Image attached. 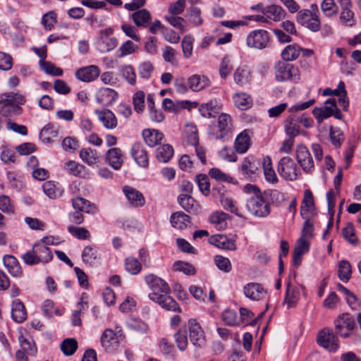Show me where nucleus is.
Masks as SVG:
<instances>
[{
    "instance_id": "nucleus-1",
    "label": "nucleus",
    "mask_w": 361,
    "mask_h": 361,
    "mask_svg": "<svg viewBox=\"0 0 361 361\" xmlns=\"http://www.w3.org/2000/svg\"><path fill=\"white\" fill-rule=\"evenodd\" d=\"M243 190L250 196L247 198L245 204L250 214L257 217H264L269 214L270 204L264 197L266 192L262 194L257 185L250 183L246 184Z\"/></svg>"
},
{
    "instance_id": "nucleus-2",
    "label": "nucleus",
    "mask_w": 361,
    "mask_h": 361,
    "mask_svg": "<svg viewBox=\"0 0 361 361\" xmlns=\"http://www.w3.org/2000/svg\"><path fill=\"white\" fill-rule=\"evenodd\" d=\"M53 258L51 250L43 243H35L31 250L26 252L22 256L25 264L32 266L39 263L47 264Z\"/></svg>"
},
{
    "instance_id": "nucleus-3",
    "label": "nucleus",
    "mask_w": 361,
    "mask_h": 361,
    "mask_svg": "<svg viewBox=\"0 0 361 361\" xmlns=\"http://www.w3.org/2000/svg\"><path fill=\"white\" fill-rule=\"evenodd\" d=\"M233 131L232 119L229 114L221 113L217 121V124L208 127L207 134L212 140H224L228 137Z\"/></svg>"
},
{
    "instance_id": "nucleus-4",
    "label": "nucleus",
    "mask_w": 361,
    "mask_h": 361,
    "mask_svg": "<svg viewBox=\"0 0 361 361\" xmlns=\"http://www.w3.org/2000/svg\"><path fill=\"white\" fill-rule=\"evenodd\" d=\"M145 281L150 289L148 296L153 302H156L161 300L164 295L169 294L171 289L168 283L162 279L154 275L149 274L145 278Z\"/></svg>"
},
{
    "instance_id": "nucleus-5",
    "label": "nucleus",
    "mask_w": 361,
    "mask_h": 361,
    "mask_svg": "<svg viewBox=\"0 0 361 361\" xmlns=\"http://www.w3.org/2000/svg\"><path fill=\"white\" fill-rule=\"evenodd\" d=\"M355 319L348 313L339 315L334 321L335 334L343 338L349 337L354 329Z\"/></svg>"
},
{
    "instance_id": "nucleus-6",
    "label": "nucleus",
    "mask_w": 361,
    "mask_h": 361,
    "mask_svg": "<svg viewBox=\"0 0 361 361\" xmlns=\"http://www.w3.org/2000/svg\"><path fill=\"white\" fill-rule=\"evenodd\" d=\"M296 21L312 32H317L321 28V22L318 14L309 11L308 9L299 11L296 16Z\"/></svg>"
},
{
    "instance_id": "nucleus-7",
    "label": "nucleus",
    "mask_w": 361,
    "mask_h": 361,
    "mask_svg": "<svg viewBox=\"0 0 361 361\" xmlns=\"http://www.w3.org/2000/svg\"><path fill=\"white\" fill-rule=\"evenodd\" d=\"M275 78L278 81L299 80L298 68L286 61L279 62L275 67Z\"/></svg>"
},
{
    "instance_id": "nucleus-8",
    "label": "nucleus",
    "mask_w": 361,
    "mask_h": 361,
    "mask_svg": "<svg viewBox=\"0 0 361 361\" xmlns=\"http://www.w3.org/2000/svg\"><path fill=\"white\" fill-rule=\"evenodd\" d=\"M269 33L264 30L252 31L247 37V45L251 48L262 49L269 42Z\"/></svg>"
},
{
    "instance_id": "nucleus-9",
    "label": "nucleus",
    "mask_w": 361,
    "mask_h": 361,
    "mask_svg": "<svg viewBox=\"0 0 361 361\" xmlns=\"http://www.w3.org/2000/svg\"><path fill=\"white\" fill-rule=\"evenodd\" d=\"M338 338L333 330L329 328L322 329L317 336L318 344L330 352H335L338 349Z\"/></svg>"
},
{
    "instance_id": "nucleus-10",
    "label": "nucleus",
    "mask_w": 361,
    "mask_h": 361,
    "mask_svg": "<svg viewBox=\"0 0 361 361\" xmlns=\"http://www.w3.org/2000/svg\"><path fill=\"white\" fill-rule=\"evenodd\" d=\"M279 173L286 180H293L297 178V166L293 160L284 157L281 159L278 165Z\"/></svg>"
},
{
    "instance_id": "nucleus-11",
    "label": "nucleus",
    "mask_w": 361,
    "mask_h": 361,
    "mask_svg": "<svg viewBox=\"0 0 361 361\" xmlns=\"http://www.w3.org/2000/svg\"><path fill=\"white\" fill-rule=\"evenodd\" d=\"M296 159L303 171L311 173L314 169V161L308 149L301 145L296 149Z\"/></svg>"
},
{
    "instance_id": "nucleus-12",
    "label": "nucleus",
    "mask_w": 361,
    "mask_h": 361,
    "mask_svg": "<svg viewBox=\"0 0 361 361\" xmlns=\"http://www.w3.org/2000/svg\"><path fill=\"white\" fill-rule=\"evenodd\" d=\"M239 170L243 176L251 180H254L259 173V169L252 155H248L243 159Z\"/></svg>"
},
{
    "instance_id": "nucleus-13",
    "label": "nucleus",
    "mask_w": 361,
    "mask_h": 361,
    "mask_svg": "<svg viewBox=\"0 0 361 361\" xmlns=\"http://www.w3.org/2000/svg\"><path fill=\"white\" fill-rule=\"evenodd\" d=\"M244 295L250 300L258 301L264 298L267 292L264 287L258 283L250 282L243 287Z\"/></svg>"
},
{
    "instance_id": "nucleus-14",
    "label": "nucleus",
    "mask_w": 361,
    "mask_h": 361,
    "mask_svg": "<svg viewBox=\"0 0 361 361\" xmlns=\"http://www.w3.org/2000/svg\"><path fill=\"white\" fill-rule=\"evenodd\" d=\"M162 106L166 111L177 113L182 109L195 108L197 106V103L189 101H173L169 98H165L162 102Z\"/></svg>"
},
{
    "instance_id": "nucleus-15",
    "label": "nucleus",
    "mask_w": 361,
    "mask_h": 361,
    "mask_svg": "<svg viewBox=\"0 0 361 361\" xmlns=\"http://www.w3.org/2000/svg\"><path fill=\"white\" fill-rule=\"evenodd\" d=\"M100 73L97 66L90 65L78 69L75 73V78L82 82H89L97 79Z\"/></svg>"
},
{
    "instance_id": "nucleus-16",
    "label": "nucleus",
    "mask_w": 361,
    "mask_h": 361,
    "mask_svg": "<svg viewBox=\"0 0 361 361\" xmlns=\"http://www.w3.org/2000/svg\"><path fill=\"white\" fill-rule=\"evenodd\" d=\"M189 333L190 341L196 347H202L205 341L203 330L195 320H189Z\"/></svg>"
},
{
    "instance_id": "nucleus-17",
    "label": "nucleus",
    "mask_w": 361,
    "mask_h": 361,
    "mask_svg": "<svg viewBox=\"0 0 361 361\" xmlns=\"http://www.w3.org/2000/svg\"><path fill=\"white\" fill-rule=\"evenodd\" d=\"M101 344L107 352H113L118 346L119 340L116 334L111 329H106L101 336Z\"/></svg>"
},
{
    "instance_id": "nucleus-18",
    "label": "nucleus",
    "mask_w": 361,
    "mask_h": 361,
    "mask_svg": "<svg viewBox=\"0 0 361 361\" xmlns=\"http://www.w3.org/2000/svg\"><path fill=\"white\" fill-rule=\"evenodd\" d=\"M131 155L140 166L145 168L148 166V154L143 145L140 142H136L132 146Z\"/></svg>"
},
{
    "instance_id": "nucleus-19",
    "label": "nucleus",
    "mask_w": 361,
    "mask_h": 361,
    "mask_svg": "<svg viewBox=\"0 0 361 361\" xmlns=\"http://www.w3.org/2000/svg\"><path fill=\"white\" fill-rule=\"evenodd\" d=\"M309 249L310 243L306 239L300 238L297 240L293 253V262L295 267H298L300 265L303 255L307 252Z\"/></svg>"
},
{
    "instance_id": "nucleus-20",
    "label": "nucleus",
    "mask_w": 361,
    "mask_h": 361,
    "mask_svg": "<svg viewBox=\"0 0 361 361\" xmlns=\"http://www.w3.org/2000/svg\"><path fill=\"white\" fill-rule=\"evenodd\" d=\"M123 192L132 206L137 207L145 204L143 195L135 188L126 185L123 187Z\"/></svg>"
},
{
    "instance_id": "nucleus-21",
    "label": "nucleus",
    "mask_w": 361,
    "mask_h": 361,
    "mask_svg": "<svg viewBox=\"0 0 361 361\" xmlns=\"http://www.w3.org/2000/svg\"><path fill=\"white\" fill-rule=\"evenodd\" d=\"M65 169L70 174L76 177L89 178L90 176V171L85 166L75 161H67Z\"/></svg>"
},
{
    "instance_id": "nucleus-22",
    "label": "nucleus",
    "mask_w": 361,
    "mask_h": 361,
    "mask_svg": "<svg viewBox=\"0 0 361 361\" xmlns=\"http://www.w3.org/2000/svg\"><path fill=\"white\" fill-rule=\"evenodd\" d=\"M106 162L114 169H119L123 162V154L120 148L113 147L106 153Z\"/></svg>"
},
{
    "instance_id": "nucleus-23",
    "label": "nucleus",
    "mask_w": 361,
    "mask_h": 361,
    "mask_svg": "<svg viewBox=\"0 0 361 361\" xmlns=\"http://www.w3.org/2000/svg\"><path fill=\"white\" fill-rule=\"evenodd\" d=\"M221 108V104L217 99H211L207 103L202 104L199 107L200 114L204 118L214 117Z\"/></svg>"
},
{
    "instance_id": "nucleus-24",
    "label": "nucleus",
    "mask_w": 361,
    "mask_h": 361,
    "mask_svg": "<svg viewBox=\"0 0 361 361\" xmlns=\"http://www.w3.org/2000/svg\"><path fill=\"white\" fill-rule=\"evenodd\" d=\"M250 143L249 131L247 130L242 131L236 136L234 142L235 152L239 154L245 153L250 148Z\"/></svg>"
},
{
    "instance_id": "nucleus-25",
    "label": "nucleus",
    "mask_w": 361,
    "mask_h": 361,
    "mask_svg": "<svg viewBox=\"0 0 361 361\" xmlns=\"http://www.w3.org/2000/svg\"><path fill=\"white\" fill-rule=\"evenodd\" d=\"M233 78L235 83L240 86L250 84L252 80V73L250 68L247 66L238 67L233 73Z\"/></svg>"
},
{
    "instance_id": "nucleus-26",
    "label": "nucleus",
    "mask_w": 361,
    "mask_h": 361,
    "mask_svg": "<svg viewBox=\"0 0 361 361\" xmlns=\"http://www.w3.org/2000/svg\"><path fill=\"white\" fill-rule=\"evenodd\" d=\"M315 209V204L312 192L310 190L307 189L304 192V196L300 206V215L302 219H307L308 212L313 213Z\"/></svg>"
},
{
    "instance_id": "nucleus-27",
    "label": "nucleus",
    "mask_w": 361,
    "mask_h": 361,
    "mask_svg": "<svg viewBox=\"0 0 361 361\" xmlns=\"http://www.w3.org/2000/svg\"><path fill=\"white\" fill-rule=\"evenodd\" d=\"M210 81L205 75H192L188 79L189 88L192 91L198 92L209 86Z\"/></svg>"
},
{
    "instance_id": "nucleus-28",
    "label": "nucleus",
    "mask_w": 361,
    "mask_h": 361,
    "mask_svg": "<svg viewBox=\"0 0 361 361\" xmlns=\"http://www.w3.org/2000/svg\"><path fill=\"white\" fill-rule=\"evenodd\" d=\"M95 114L98 115L99 120L103 123L106 128L114 129L117 126V118L111 111L95 110Z\"/></svg>"
},
{
    "instance_id": "nucleus-29",
    "label": "nucleus",
    "mask_w": 361,
    "mask_h": 361,
    "mask_svg": "<svg viewBox=\"0 0 361 361\" xmlns=\"http://www.w3.org/2000/svg\"><path fill=\"white\" fill-rule=\"evenodd\" d=\"M118 93L111 88H102L97 96L99 103L109 106H111L117 99Z\"/></svg>"
},
{
    "instance_id": "nucleus-30",
    "label": "nucleus",
    "mask_w": 361,
    "mask_h": 361,
    "mask_svg": "<svg viewBox=\"0 0 361 361\" xmlns=\"http://www.w3.org/2000/svg\"><path fill=\"white\" fill-rule=\"evenodd\" d=\"M3 262L12 276L19 277L21 276L22 271L20 264L14 256L6 255L3 258Z\"/></svg>"
},
{
    "instance_id": "nucleus-31",
    "label": "nucleus",
    "mask_w": 361,
    "mask_h": 361,
    "mask_svg": "<svg viewBox=\"0 0 361 361\" xmlns=\"http://www.w3.org/2000/svg\"><path fill=\"white\" fill-rule=\"evenodd\" d=\"M12 319L17 323H22L27 318V312L23 303L19 300H13L11 308Z\"/></svg>"
},
{
    "instance_id": "nucleus-32",
    "label": "nucleus",
    "mask_w": 361,
    "mask_h": 361,
    "mask_svg": "<svg viewBox=\"0 0 361 361\" xmlns=\"http://www.w3.org/2000/svg\"><path fill=\"white\" fill-rule=\"evenodd\" d=\"M82 258L86 264L94 265L100 258L98 248L94 245L85 247L82 252Z\"/></svg>"
},
{
    "instance_id": "nucleus-33",
    "label": "nucleus",
    "mask_w": 361,
    "mask_h": 361,
    "mask_svg": "<svg viewBox=\"0 0 361 361\" xmlns=\"http://www.w3.org/2000/svg\"><path fill=\"white\" fill-rule=\"evenodd\" d=\"M178 202L184 210L189 213H195L197 212L199 209L196 201L189 194L179 195L178 197Z\"/></svg>"
},
{
    "instance_id": "nucleus-34",
    "label": "nucleus",
    "mask_w": 361,
    "mask_h": 361,
    "mask_svg": "<svg viewBox=\"0 0 361 361\" xmlns=\"http://www.w3.org/2000/svg\"><path fill=\"white\" fill-rule=\"evenodd\" d=\"M170 221L173 227L183 230L190 222V217L183 212H176L171 214Z\"/></svg>"
},
{
    "instance_id": "nucleus-35",
    "label": "nucleus",
    "mask_w": 361,
    "mask_h": 361,
    "mask_svg": "<svg viewBox=\"0 0 361 361\" xmlns=\"http://www.w3.org/2000/svg\"><path fill=\"white\" fill-rule=\"evenodd\" d=\"M18 341L22 350L27 355H33L37 352L36 345L32 338L28 334L25 335L20 334L18 336Z\"/></svg>"
},
{
    "instance_id": "nucleus-36",
    "label": "nucleus",
    "mask_w": 361,
    "mask_h": 361,
    "mask_svg": "<svg viewBox=\"0 0 361 361\" xmlns=\"http://www.w3.org/2000/svg\"><path fill=\"white\" fill-rule=\"evenodd\" d=\"M235 106L240 110H247L252 106L251 97L245 92L235 93L233 97Z\"/></svg>"
},
{
    "instance_id": "nucleus-37",
    "label": "nucleus",
    "mask_w": 361,
    "mask_h": 361,
    "mask_svg": "<svg viewBox=\"0 0 361 361\" xmlns=\"http://www.w3.org/2000/svg\"><path fill=\"white\" fill-rule=\"evenodd\" d=\"M79 155L82 161L90 166L97 164L99 159L97 151L90 147L82 148Z\"/></svg>"
},
{
    "instance_id": "nucleus-38",
    "label": "nucleus",
    "mask_w": 361,
    "mask_h": 361,
    "mask_svg": "<svg viewBox=\"0 0 361 361\" xmlns=\"http://www.w3.org/2000/svg\"><path fill=\"white\" fill-rule=\"evenodd\" d=\"M142 136L146 144L150 147L158 145L163 138L162 133L157 130L145 129L142 131Z\"/></svg>"
},
{
    "instance_id": "nucleus-39",
    "label": "nucleus",
    "mask_w": 361,
    "mask_h": 361,
    "mask_svg": "<svg viewBox=\"0 0 361 361\" xmlns=\"http://www.w3.org/2000/svg\"><path fill=\"white\" fill-rule=\"evenodd\" d=\"M229 215L224 212H216L209 216V221L218 230H224L227 227L226 220Z\"/></svg>"
},
{
    "instance_id": "nucleus-40",
    "label": "nucleus",
    "mask_w": 361,
    "mask_h": 361,
    "mask_svg": "<svg viewBox=\"0 0 361 361\" xmlns=\"http://www.w3.org/2000/svg\"><path fill=\"white\" fill-rule=\"evenodd\" d=\"M132 19L136 26L147 27L151 20V15L147 9H141L132 14Z\"/></svg>"
},
{
    "instance_id": "nucleus-41",
    "label": "nucleus",
    "mask_w": 361,
    "mask_h": 361,
    "mask_svg": "<svg viewBox=\"0 0 361 361\" xmlns=\"http://www.w3.org/2000/svg\"><path fill=\"white\" fill-rule=\"evenodd\" d=\"M162 298L156 303L159 304L162 308L167 311L173 312H181V309L178 302L169 294L161 297Z\"/></svg>"
},
{
    "instance_id": "nucleus-42",
    "label": "nucleus",
    "mask_w": 361,
    "mask_h": 361,
    "mask_svg": "<svg viewBox=\"0 0 361 361\" xmlns=\"http://www.w3.org/2000/svg\"><path fill=\"white\" fill-rule=\"evenodd\" d=\"M300 53V47L297 44H290L285 47L281 52V57L284 61H294L298 58Z\"/></svg>"
},
{
    "instance_id": "nucleus-43",
    "label": "nucleus",
    "mask_w": 361,
    "mask_h": 361,
    "mask_svg": "<svg viewBox=\"0 0 361 361\" xmlns=\"http://www.w3.org/2000/svg\"><path fill=\"white\" fill-rule=\"evenodd\" d=\"M117 45L118 40L114 37L99 39L97 42V49L100 53H107L114 49Z\"/></svg>"
},
{
    "instance_id": "nucleus-44",
    "label": "nucleus",
    "mask_w": 361,
    "mask_h": 361,
    "mask_svg": "<svg viewBox=\"0 0 361 361\" xmlns=\"http://www.w3.org/2000/svg\"><path fill=\"white\" fill-rule=\"evenodd\" d=\"M298 123L299 117L293 116L288 118L285 125V131L289 137L294 138L300 133Z\"/></svg>"
},
{
    "instance_id": "nucleus-45",
    "label": "nucleus",
    "mask_w": 361,
    "mask_h": 361,
    "mask_svg": "<svg viewBox=\"0 0 361 361\" xmlns=\"http://www.w3.org/2000/svg\"><path fill=\"white\" fill-rule=\"evenodd\" d=\"M43 191L50 199H56L61 196L63 190L56 187L53 181L49 180L43 183Z\"/></svg>"
},
{
    "instance_id": "nucleus-46",
    "label": "nucleus",
    "mask_w": 361,
    "mask_h": 361,
    "mask_svg": "<svg viewBox=\"0 0 361 361\" xmlns=\"http://www.w3.org/2000/svg\"><path fill=\"white\" fill-rule=\"evenodd\" d=\"M173 155V149L169 144L164 145L157 149V158L159 161L166 163L169 161Z\"/></svg>"
},
{
    "instance_id": "nucleus-47",
    "label": "nucleus",
    "mask_w": 361,
    "mask_h": 361,
    "mask_svg": "<svg viewBox=\"0 0 361 361\" xmlns=\"http://www.w3.org/2000/svg\"><path fill=\"white\" fill-rule=\"evenodd\" d=\"M41 70L44 71L47 74L53 76H61L63 75V70L56 67L54 63L46 61L45 60H40L39 61Z\"/></svg>"
},
{
    "instance_id": "nucleus-48",
    "label": "nucleus",
    "mask_w": 361,
    "mask_h": 361,
    "mask_svg": "<svg viewBox=\"0 0 361 361\" xmlns=\"http://www.w3.org/2000/svg\"><path fill=\"white\" fill-rule=\"evenodd\" d=\"M352 273L351 265L347 260H341L339 263L338 275L339 279L343 282H348Z\"/></svg>"
},
{
    "instance_id": "nucleus-49",
    "label": "nucleus",
    "mask_w": 361,
    "mask_h": 361,
    "mask_svg": "<svg viewBox=\"0 0 361 361\" xmlns=\"http://www.w3.org/2000/svg\"><path fill=\"white\" fill-rule=\"evenodd\" d=\"M125 269L131 275H137L142 270V264L135 257H127L125 260Z\"/></svg>"
},
{
    "instance_id": "nucleus-50",
    "label": "nucleus",
    "mask_w": 361,
    "mask_h": 361,
    "mask_svg": "<svg viewBox=\"0 0 361 361\" xmlns=\"http://www.w3.org/2000/svg\"><path fill=\"white\" fill-rule=\"evenodd\" d=\"M341 7L342 11L340 16L341 20L345 25L352 27L355 25L354 13L351 10L352 4Z\"/></svg>"
},
{
    "instance_id": "nucleus-51",
    "label": "nucleus",
    "mask_w": 361,
    "mask_h": 361,
    "mask_svg": "<svg viewBox=\"0 0 361 361\" xmlns=\"http://www.w3.org/2000/svg\"><path fill=\"white\" fill-rule=\"evenodd\" d=\"M209 175L212 178L215 179L217 181L228 182L235 184L237 180L229 176L228 174L222 172L217 168H213L209 170Z\"/></svg>"
},
{
    "instance_id": "nucleus-52",
    "label": "nucleus",
    "mask_w": 361,
    "mask_h": 361,
    "mask_svg": "<svg viewBox=\"0 0 361 361\" xmlns=\"http://www.w3.org/2000/svg\"><path fill=\"white\" fill-rule=\"evenodd\" d=\"M78 348V342L75 338H66L61 344V350L66 356L74 354Z\"/></svg>"
},
{
    "instance_id": "nucleus-53",
    "label": "nucleus",
    "mask_w": 361,
    "mask_h": 361,
    "mask_svg": "<svg viewBox=\"0 0 361 361\" xmlns=\"http://www.w3.org/2000/svg\"><path fill=\"white\" fill-rule=\"evenodd\" d=\"M333 108L324 106L323 108L314 107L312 110V114L319 123H321L324 119L330 117L333 114Z\"/></svg>"
},
{
    "instance_id": "nucleus-54",
    "label": "nucleus",
    "mask_w": 361,
    "mask_h": 361,
    "mask_svg": "<svg viewBox=\"0 0 361 361\" xmlns=\"http://www.w3.org/2000/svg\"><path fill=\"white\" fill-rule=\"evenodd\" d=\"M56 135L57 131L51 124L45 126L39 133L40 139L46 143L51 142L52 141V138L56 137Z\"/></svg>"
},
{
    "instance_id": "nucleus-55",
    "label": "nucleus",
    "mask_w": 361,
    "mask_h": 361,
    "mask_svg": "<svg viewBox=\"0 0 361 361\" xmlns=\"http://www.w3.org/2000/svg\"><path fill=\"white\" fill-rule=\"evenodd\" d=\"M321 9L326 17H332L338 12V6L334 0H323L321 4Z\"/></svg>"
},
{
    "instance_id": "nucleus-56",
    "label": "nucleus",
    "mask_w": 361,
    "mask_h": 361,
    "mask_svg": "<svg viewBox=\"0 0 361 361\" xmlns=\"http://www.w3.org/2000/svg\"><path fill=\"white\" fill-rule=\"evenodd\" d=\"M120 71L123 77L129 84L134 85L136 83V74L133 66H122L120 68Z\"/></svg>"
},
{
    "instance_id": "nucleus-57",
    "label": "nucleus",
    "mask_w": 361,
    "mask_h": 361,
    "mask_svg": "<svg viewBox=\"0 0 361 361\" xmlns=\"http://www.w3.org/2000/svg\"><path fill=\"white\" fill-rule=\"evenodd\" d=\"M72 204L75 209L87 213H90L93 207L88 200L79 197L72 200Z\"/></svg>"
},
{
    "instance_id": "nucleus-58",
    "label": "nucleus",
    "mask_w": 361,
    "mask_h": 361,
    "mask_svg": "<svg viewBox=\"0 0 361 361\" xmlns=\"http://www.w3.org/2000/svg\"><path fill=\"white\" fill-rule=\"evenodd\" d=\"M68 231L73 236L80 240H87L90 237V232L84 227L69 226Z\"/></svg>"
},
{
    "instance_id": "nucleus-59",
    "label": "nucleus",
    "mask_w": 361,
    "mask_h": 361,
    "mask_svg": "<svg viewBox=\"0 0 361 361\" xmlns=\"http://www.w3.org/2000/svg\"><path fill=\"white\" fill-rule=\"evenodd\" d=\"M194 39L190 35H185L181 42L182 50L186 59L190 58L192 54Z\"/></svg>"
},
{
    "instance_id": "nucleus-60",
    "label": "nucleus",
    "mask_w": 361,
    "mask_h": 361,
    "mask_svg": "<svg viewBox=\"0 0 361 361\" xmlns=\"http://www.w3.org/2000/svg\"><path fill=\"white\" fill-rule=\"evenodd\" d=\"M145 94L143 91L140 90L136 92L133 97V104L135 111L140 114L144 110Z\"/></svg>"
},
{
    "instance_id": "nucleus-61",
    "label": "nucleus",
    "mask_w": 361,
    "mask_h": 361,
    "mask_svg": "<svg viewBox=\"0 0 361 361\" xmlns=\"http://www.w3.org/2000/svg\"><path fill=\"white\" fill-rule=\"evenodd\" d=\"M299 297V293L293 288L288 284L287 286L286 295L284 302L287 305L288 308L293 307L295 305Z\"/></svg>"
},
{
    "instance_id": "nucleus-62",
    "label": "nucleus",
    "mask_w": 361,
    "mask_h": 361,
    "mask_svg": "<svg viewBox=\"0 0 361 361\" xmlns=\"http://www.w3.org/2000/svg\"><path fill=\"white\" fill-rule=\"evenodd\" d=\"M136 47L134 43L128 40L125 42L117 51V56L118 58H123L127 55L132 54L135 52Z\"/></svg>"
},
{
    "instance_id": "nucleus-63",
    "label": "nucleus",
    "mask_w": 361,
    "mask_h": 361,
    "mask_svg": "<svg viewBox=\"0 0 361 361\" xmlns=\"http://www.w3.org/2000/svg\"><path fill=\"white\" fill-rule=\"evenodd\" d=\"M196 182L202 193L207 196L210 191V184L207 176L205 174L197 175L196 176Z\"/></svg>"
},
{
    "instance_id": "nucleus-64",
    "label": "nucleus",
    "mask_w": 361,
    "mask_h": 361,
    "mask_svg": "<svg viewBox=\"0 0 361 361\" xmlns=\"http://www.w3.org/2000/svg\"><path fill=\"white\" fill-rule=\"evenodd\" d=\"M154 71V66L150 61H144L138 66L139 75L144 79H149Z\"/></svg>"
}]
</instances>
